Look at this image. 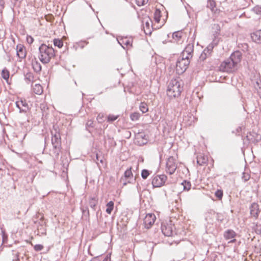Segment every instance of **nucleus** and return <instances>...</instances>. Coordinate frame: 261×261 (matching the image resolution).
<instances>
[{"label":"nucleus","instance_id":"1","mask_svg":"<svg viewBox=\"0 0 261 261\" xmlns=\"http://www.w3.org/2000/svg\"><path fill=\"white\" fill-rule=\"evenodd\" d=\"M168 18V12L164 6L158 4L156 5L153 15L154 28L155 29L161 28L166 22Z\"/></svg>","mask_w":261,"mask_h":261},{"label":"nucleus","instance_id":"2","mask_svg":"<svg viewBox=\"0 0 261 261\" xmlns=\"http://www.w3.org/2000/svg\"><path fill=\"white\" fill-rule=\"evenodd\" d=\"M184 84L181 81L173 79L168 85L167 95L170 98L180 96L183 90Z\"/></svg>","mask_w":261,"mask_h":261},{"label":"nucleus","instance_id":"3","mask_svg":"<svg viewBox=\"0 0 261 261\" xmlns=\"http://www.w3.org/2000/svg\"><path fill=\"white\" fill-rule=\"evenodd\" d=\"M39 58L44 64L48 63L55 56V51L52 47L42 44L39 48Z\"/></svg>","mask_w":261,"mask_h":261},{"label":"nucleus","instance_id":"4","mask_svg":"<svg viewBox=\"0 0 261 261\" xmlns=\"http://www.w3.org/2000/svg\"><path fill=\"white\" fill-rule=\"evenodd\" d=\"M186 58L179 59L176 63L175 71L177 74H181L185 72L188 67L190 61Z\"/></svg>","mask_w":261,"mask_h":261},{"label":"nucleus","instance_id":"5","mask_svg":"<svg viewBox=\"0 0 261 261\" xmlns=\"http://www.w3.org/2000/svg\"><path fill=\"white\" fill-rule=\"evenodd\" d=\"M177 158H175L172 156H169L166 163V171L171 175L176 171L177 168Z\"/></svg>","mask_w":261,"mask_h":261},{"label":"nucleus","instance_id":"6","mask_svg":"<svg viewBox=\"0 0 261 261\" xmlns=\"http://www.w3.org/2000/svg\"><path fill=\"white\" fill-rule=\"evenodd\" d=\"M219 69L222 72H232L236 69V66L228 59L221 63Z\"/></svg>","mask_w":261,"mask_h":261},{"label":"nucleus","instance_id":"7","mask_svg":"<svg viewBox=\"0 0 261 261\" xmlns=\"http://www.w3.org/2000/svg\"><path fill=\"white\" fill-rule=\"evenodd\" d=\"M143 28L145 33L146 35H150L152 33L154 25L152 23L151 19L147 17L144 18L143 21Z\"/></svg>","mask_w":261,"mask_h":261},{"label":"nucleus","instance_id":"8","mask_svg":"<svg viewBox=\"0 0 261 261\" xmlns=\"http://www.w3.org/2000/svg\"><path fill=\"white\" fill-rule=\"evenodd\" d=\"M148 136L144 132H139L135 136V142L138 145L142 146L147 143Z\"/></svg>","mask_w":261,"mask_h":261},{"label":"nucleus","instance_id":"9","mask_svg":"<svg viewBox=\"0 0 261 261\" xmlns=\"http://www.w3.org/2000/svg\"><path fill=\"white\" fill-rule=\"evenodd\" d=\"M167 179V177L165 175H157L152 179V185L155 187H160L165 184Z\"/></svg>","mask_w":261,"mask_h":261},{"label":"nucleus","instance_id":"10","mask_svg":"<svg viewBox=\"0 0 261 261\" xmlns=\"http://www.w3.org/2000/svg\"><path fill=\"white\" fill-rule=\"evenodd\" d=\"M156 220L155 215L152 213L146 214L144 219V224L146 228H150L154 223Z\"/></svg>","mask_w":261,"mask_h":261},{"label":"nucleus","instance_id":"11","mask_svg":"<svg viewBox=\"0 0 261 261\" xmlns=\"http://www.w3.org/2000/svg\"><path fill=\"white\" fill-rule=\"evenodd\" d=\"M173 225L171 223H164L162 225V231L165 236L170 237L173 233Z\"/></svg>","mask_w":261,"mask_h":261},{"label":"nucleus","instance_id":"12","mask_svg":"<svg viewBox=\"0 0 261 261\" xmlns=\"http://www.w3.org/2000/svg\"><path fill=\"white\" fill-rule=\"evenodd\" d=\"M186 38V34L182 31H176L173 33L172 38L174 42L181 44Z\"/></svg>","mask_w":261,"mask_h":261},{"label":"nucleus","instance_id":"13","mask_svg":"<svg viewBox=\"0 0 261 261\" xmlns=\"http://www.w3.org/2000/svg\"><path fill=\"white\" fill-rule=\"evenodd\" d=\"M229 59L237 66L242 60V53L240 51H235L231 54Z\"/></svg>","mask_w":261,"mask_h":261},{"label":"nucleus","instance_id":"14","mask_svg":"<svg viewBox=\"0 0 261 261\" xmlns=\"http://www.w3.org/2000/svg\"><path fill=\"white\" fill-rule=\"evenodd\" d=\"M17 56L20 59H23L26 57L27 51L24 46L21 44H17L16 46Z\"/></svg>","mask_w":261,"mask_h":261},{"label":"nucleus","instance_id":"15","mask_svg":"<svg viewBox=\"0 0 261 261\" xmlns=\"http://www.w3.org/2000/svg\"><path fill=\"white\" fill-rule=\"evenodd\" d=\"M119 43L123 48H129L132 46L133 39L129 37H123L120 39Z\"/></svg>","mask_w":261,"mask_h":261},{"label":"nucleus","instance_id":"16","mask_svg":"<svg viewBox=\"0 0 261 261\" xmlns=\"http://www.w3.org/2000/svg\"><path fill=\"white\" fill-rule=\"evenodd\" d=\"M193 48L190 45H188L182 53V58L187 57V59L190 61V59L192 57V53Z\"/></svg>","mask_w":261,"mask_h":261},{"label":"nucleus","instance_id":"17","mask_svg":"<svg viewBox=\"0 0 261 261\" xmlns=\"http://www.w3.org/2000/svg\"><path fill=\"white\" fill-rule=\"evenodd\" d=\"M31 64L34 70L36 72H39L41 70V66L37 60V58L33 56L31 57Z\"/></svg>","mask_w":261,"mask_h":261},{"label":"nucleus","instance_id":"18","mask_svg":"<svg viewBox=\"0 0 261 261\" xmlns=\"http://www.w3.org/2000/svg\"><path fill=\"white\" fill-rule=\"evenodd\" d=\"M259 213V205L256 203H253L251 204L250 207V214L251 215L256 219Z\"/></svg>","mask_w":261,"mask_h":261},{"label":"nucleus","instance_id":"19","mask_svg":"<svg viewBox=\"0 0 261 261\" xmlns=\"http://www.w3.org/2000/svg\"><path fill=\"white\" fill-rule=\"evenodd\" d=\"M51 142L54 148L56 149H59L61 147V145L60 135L59 134L54 135L52 137Z\"/></svg>","mask_w":261,"mask_h":261},{"label":"nucleus","instance_id":"20","mask_svg":"<svg viewBox=\"0 0 261 261\" xmlns=\"http://www.w3.org/2000/svg\"><path fill=\"white\" fill-rule=\"evenodd\" d=\"M258 135L254 132H250L247 134L246 139L249 143H254L257 142L258 139Z\"/></svg>","mask_w":261,"mask_h":261},{"label":"nucleus","instance_id":"21","mask_svg":"<svg viewBox=\"0 0 261 261\" xmlns=\"http://www.w3.org/2000/svg\"><path fill=\"white\" fill-rule=\"evenodd\" d=\"M208 161L207 156L203 154L199 153L197 158V164L200 166H203L207 163Z\"/></svg>","mask_w":261,"mask_h":261},{"label":"nucleus","instance_id":"22","mask_svg":"<svg viewBox=\"0 0 261 261\" xmlns=\"http://www.w3.org/2000/svg\"><path fill=\"white\" fill-rule=\"evenodd\" d=\"M251 37L254 42L257 43H261V30L252 33Z\"/></svg>","mask_w":261,"mask_h":261},{"label":"nucleus","instance_id":"23","mask_svg":"<svg viewBox=\"0 0 261 261\" xmlns=\"http://www.w3.org/2000/svg\"><path fill=\"white\" fill-rule=\"evenodd\" d=\"M33 92L38 95H41L43 93V88L40 84H36L32 86Z\"/></svg>","mask_w":261,"mask_h":261},{"label":"nucleus","instance_id":"24","mask_svg":"<svg viewBox=\"0 0 261 261\" xmlns=\"http://www.w3.org/2000/svg\"><path fill=\"white\" fill-rule=\"evenodd\" d=\"M236 236V233L232 230H227L224 234V237L226 240L233 239Z\"/></svg>","mask_w":261,"mask_h":261},{"label":"nucleus","instance_id":"25","mask_svg":"<svg viewBox=\"0 0 261 261\" xmlns=\"http://www.w3.org/2000/svg\"><path fill=\"white\" fill-rule=\"evenodd\" d=\"M139 110L142 113H147L149 110L147 104L145 102H141L139 105Z\"/></svg>","mask_w":261,"mask_h":261},{"label":"nucleus","instance_id":"26","mask_svg":"<svg viewBox=\"0 0 261 261\" xmlns=\"http://www.w3.org/2000/svg\"><path fill=\"white\" fill-rule=\"evenodd\" d=\"M106 206V213L109 215L111 214L114 209V203L112 201H111L107 204Z\"/></svg>","mask_w":261,"mask_h":261},{"label":"nucleus","instance_id":"27","mask_svg":"<svg viewBox=\"0 0 261 261\" xmlns=\"http://www.w3.org/2000/svg\"><path fill=\"white\" fill-rule=\"evenodd\" d=\"M141 114L138 112H133L130 114V118L133 121L139 120Z\"/></svg>","mask_w":261,"mask_h":261},{"label":"nucleus","instance_id":"28","mask_svg":"<svg viewBox=\"0 0 261 261\" xmlns=\"http://www.w3.org/2000/svg\"><path fill=\"white\" fill-rule=\"evenodd\" d=\"M2 76L4 80L8 82L10 76L9 70L6 68L4 69L2 71Z\"/></svg>","mask_w":261,"mask_h":261},{"label":"nucleus","instance_id":"29","mask_svg":"<svg viewBox=\"0 0 261 261\" xmlns=\"http://www.w3.org/2000/svg\"><path fill=\"white\" fill-rule=\"evenodd\" d=\"M97 203V199L95 198H91L89 201V205L95 210V207Z\"/></svg>","mask_w":261,"mask_h":261},{"label":"nucleus","instance_id":"30","mask_svg":"<svg viewBox=\"0 0 261 261\" xmlns=\"http://www.w3.org/2000/svg\"><path fill=\"white\" fill-rule=\"evenodd\" d=\"M54 44L55 46L61 48L63 45V42L61 39H55L54 40Z\"/></svg>","mask_w":261,"mask_h":261},{"label":"nucleus","instance_id":"31","mask_svg":"<svg viewBox=\"0 0 261 261\" xmlns=\"http://www.w3.org/2000/svg\"><path fill=\"white\" fill-rule=\"evenodd\" d=\"M17 107L19 108V109H21V106H23V107H27V106H28V104L26 102L25 100H20L19 101H17L16 103Z\"/></svg>","mask_w":261,"mask_h":261},{"label":"nucleus","instance_id":"32","mask_svg":"<svg viewBox=\"0 0 261 261\" xmlns=\"http://www.w3.org/2000/svg\"><path fill=\"white\" fill-rule=\"evenodd\" d=\"M119 117L118 115H114L110 114L107 117V121L109 122H112L116 120Z\"/></svg>","mask_w":261,"mask_h":261},{"label":"nucleus","instance_id":"33","mask_svg":"<svg viewBox=\"0 0 261 261\" xmlns=\"http://www.w3.org/2000/svg\"><path fill=\"white\" fill-rule=\"evenodd\" d=\"M182 185L184 187V190L189 191L191 189V184L189 181L185 180L182 182Z\"/></svg>","mask_w":261,"mask_h":261},{"label":"nucleus","instance_id":"34","mask_svg":"<svg viewBox=\"0 0 261 261\" xmlns=\"http://www.w3.org/2000/svg\"><path fill=\"white\" fill-rule=\"evenodd\" d=\"M223 195V191L221 190H218L215 192V196L219 199L221 200Z\"/></svg>","mask_w":261,"mask_h":261},{"label":"nucleus","instance_id":"35","mask_svg":"<svg viewBox=\"0 0 261 261\" xmlns=\"http://www.w3.org/2000/svg\"><path fill=\"white\" fill-rule=\"evenodd\" d=\"M149 0H136V4L139 6H144L146 4Z\"/></svg>","mask_w":261,"mask_h":261},{"label":"nucleus","instance_id":"36","mask_svg":"<svg viewBox=\"0 0 261 261\" xmlns=\"http://www.w3.org/2000/svg\"><path fill=\"white\" fill-rule=\"evenodd\" d=\"M124 176L125 177L129 178L133 176V173L132 172V168L126 170L124 173Z\"/></svg>","mask_w":261,"mask_h":261},{"label":"nucleus","instance_id":"37","mask_svg":"<svg viewBox=\"0 0 261 261\" xmlns=\"http://www.w3.org/2000/svg\"><path fill=\"white\" fill-rule=\"evenodd\" d=\"M149 175V173L147 170L144 169L142 171L141 176L143 179H146Z\"/></svg>","mask_w":261,"mask_h":261},{"label":"nucleus","instance_id":"38","mask_svg":"<svg viewBox=\"0 0 261 261\" xmlns=\"http://www.w3.org/2000/svg\"><path fill=\"white\" fill-rule=\"evenodd\" d=\"M34 248L37 251H40L43 249V246L40 244H37L34 246Z\"/></svg>","mask_w":261,"mask_h":261},{"label":"nucleus","instance_id":"39","mask_svg":"<svg viewBox=\"0 0 261 261\" xmlns=\"http://www.w3.org/2000/svg\"><path fill=\"white\" fill-rule=\"evenodd\" d=\"M27 42L30 44H31L32 43H33V42H34V39L31 36H27Z\"/></svg>","mask_w":261,"mask_h":261},{"label":"nucleus","instance_id":"40","mask_svg":"<svg viewBox=\"0 0 261 261\" xmlns=\"http://www.w3.org/2000/svg\"><path fill=\"white\" fill-rule=\"evenodd\" d=\"M3 242H5L7 240V236L5 232H3Z\"/></svg>","mask_w":261,"mask_h":261},{"label":"nucleus","instance_id":"41","mask_svg":"<svg viewBox=\"0 0 261 261\" xmlns=\"http://www.w3.org/2000/svg\"><path fill=\"white\" fill-rule=\"evenodd\" d=\"M206 58V53H205V50L201 54L200 58L202 59L203 60L205 59Z\"/></svg>","mask_w":261,"mask_h":261},{"label":"nucleus","instance_id":"42","mask_svg":"<svg viewBox=\"0 0 261 261\" xmlns=\"http://www.w3.org/2000/svg\"><path fill=\"white\" fill-rule=\"evenodd\" d=\"M52 15H49V16H46V19L47 20V21H51V19H52Z\"/></svg>","mask_w":261,"mask_h":261},{"label":"nucleus","instance_id":"43","mask_svg":"<svg viewBox=\"0 0 261 261\" xmlns=\"http://www.w3.org/2000/svg\"><path fill=\"white\" fill-rule=\"evenodd\" d=\"M103 117V115H100V114H99L98 116H97V120H99L100 119H101Z\"/></svg>","mask_w":261,"mask_h":261},{"label":"nucleus","instance_id":"44","mask_svg":"<svg viewBox=\"0 0 261 261\" xmlns=\"http://www.w3.org/2000/svg\"><path fill=\"white\" fill-rule=\"evenodd\" d=\"M27 75L28 76V79H29L30 80V79L31 77H32V74H28Z\"/></svg>","mask_w":261,"mask_h":261},{"label":"nucleus","instance_id":"45","mask_svg":"<svg viewBox=\"0 0 261 261\" xmlns=\"http://www.w3.org/2000/svg\"><path fill=\"white\" fill-rule=\"evenodd\" d=\"M110 259L108 257H107L103 261H109Z\"/></svg>","mask_w":261,"mask_h":261},{"label":"nucleus","instance_id":"46","mask_svg":"<svg viewBox=\"0 0 261 261\" xmlns=\"http://www.w3.org/2000/svg\"><path fill=\"white\" fill-rule=\"evenodd\" d=\"M236 239H233L232 240L230 241V242L233 243L236 242Z\"/></svg>","mask_w":261,"mask_h":261},{"label":"nucleus","instance_id":"47","mask_svg":"<svg viewBox=\"0 0 261 261\" xmlns=\"http://www.w3.org/2000/svg\"><path fill=\"white\" fill-rule=\"evenodd\" d=\"M30 244H31V245H33V243L32 242H30Z\"/></svg>","mask_w":261,"mask_h":261}]
</instances>
